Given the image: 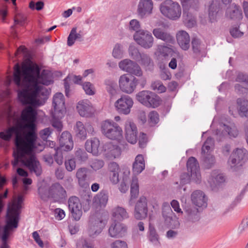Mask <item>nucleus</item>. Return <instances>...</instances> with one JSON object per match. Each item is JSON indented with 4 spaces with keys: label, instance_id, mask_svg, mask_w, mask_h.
<instances>
[{
    "label": "nucleus",
    "instance_id": "nucleus-1",
    "mask_svg": "<svg viewBox=\"0 0 248 248\" xmlns=\"http://www.w3.org/2000/svg\"><path fill=\"white\" fill-rule=\"evenodd\" d=\"M40 68L37 64L24 65L22 68L18 64L15 66L14 81L18 87L24 86L26 84H32L31 91L27 90L18 92V98L24 105L39 106V101L37 98L39 96L43 86L39 85L38 77Z\"/></svg>",
    "mask_w": 248,
    "mask_h": 248
},
{
    "label": "nucleus",
    "instance_id": "nucleus-2",
    "mask_svg": "<svg viewBox=\"0 0 248 248\" xmlns=\"http://www.w3.org/2000/svg\"><path fill=\"white\" fill-rule=\"evenodd\" d=\"M26 140V143L16 146V151L13 152L14 161L12 162V165L15 167L21 162L31 171L39 176L42 172L41 167L33 153V150L36 148L35 141Z\"/></svg>",
    "mask_w": 248,
    "mask_h": 248
},
{
    "label": "nucleus",
    "instance_id": "nucleus-3",
    "mask_svg": "<svg viewBox=\"0 0 248 248\" xmlns=\"http://www.w3.org/2000/svg\"><path fill=\"white\" fill-rule=\"evenodd\" d=\"M37 113L35 109L31 106L25 108L21 112V119L26 123L25 128L27 129L25 134L26 140L36 141L37 135L35 132Z\"/></svg>",
    "mask_w": 248,
    "mask_h": 248
},
{
    "label": "nucleus",
    "instance_id": "nucleus-4",
    "mask_svg": "<svg viewBox=\"0 0 248 248\" xmlns=\"http://www.w3.org/2000/svg\"><path fill=\"white\" fill-rule=\"evenodd\" d=\"M186 167L188 172H184L180 175V184H188L191 179L196 183H200L201 181V175L199 164L197 159L194 157H189L187 161Z\"/></svg>",
    "mask_w": 248,
    "mask_h": 248
},
{
    "label": "nucleus",
    "instance_id": "nucleus-5",
    "mask_svg": "<svg viewBox=\"0 0 248 248\" xmlns=\"http://www.w3.org/2000/svg\"><path fill=\"white\" fill-rule=\"evenodd\" d=\"M161 13L165 17L173 20L178 19L182 14L179 4L172 0H165L159 6Z\"/></svg>",
    "mask_w": 248,
    "mask_h": 248
},
{
    "label": "nucleus",
    "instance_id": "nucleus-6",
    "mask_svg": "<svg viewBox=\"0 0 248 248\" xmlns=\"http://www.w3.org/2000/svg\"><path fill=\"white\" fill-rule=\"evenodd\" d=\"M23 127L21 125L16 124L11 126L3 131L0 132V138L5 141H10L13 135H15V144L16 146L26 143L25 135L24 138L21 136Z\"/></svg>",
    "mask_w": 248,
    "mask_h": 248
},
{
    "label": "nucleus",
    "instance_id": "nucleus-7",
    "mask_svg": "<svg viewBox=\"0 0 248 248\" xmlns=\"http://www.w3.org/2000/svg\"><path fill=\"white\" fill-rule=\"evenodd\" d=\"M101 129L103 134L112 140H120L123 137V130L113 121L107 120L102 122Z\"/></svg>",
    "mask_w": 248,
    "mask_h": 248
},
{
    "label": "nucleus",
    "instance_id": "nucleus-8",
    "mask_svg": "<svg viewBox=\"0 0 248 248\" xmlns=\"http://www.w3.org/2000/svg\"><path fill=\"white\" fill-rule=\"evenodd\" d=\"M19 214L15 207L8 209L6 215V225L3 228L1 239L3 242H6L10 235V230L18 227Z\"/></svg>",
    "mask_w": 248,
    "mask_h": 248
},
{
    "label": "nucleus",
    "instance_id": "nucleus-9",
    "mask_svg": "<svg viewBox=\"0 0 248 248\" xmlns=\"http://www.w3.org/2000/svg\"><path fill=\"white\" fill-rule=\"evenodd\" d=\"M136 98L138 101L148 108H156L161 102L157 95L148 91L140 92L137 94Z\"/></svg>",
    "mask_w": 248,
    "mask_h": 248
},
{
    "label": "nucleus",
    "instance_id": "nucleus-10",
    "mask_svg": "<svg viewBox=\"0 0 248 248\" xmlns=\"http://www.w3.org/2000/svg\"><path fill=\"white\" fill-rule=\"evenodd\" d=\"M139 80L134 76L125 74L120 76L119 85L120 89L127 93H132L138 84Z\"/></svg>",
    "mask_w": 248,
    "mask_h": 248
},
{
    "label": "nucleus",
    "instance_id": "nucleus-11",
    "mask_svg": "<svg viewBox=\"0 0 248 248\" xmlns=\"http://www.w3.org/2000/svg\"><path fill=\"white\" fill-rule=\"evenodd\" d=\"M133 38L135 41L145 49L151 48L154 44V39L152 33L147 30H141L134 33Z\"/></svg>",
    "mask_w": 248,
    "mask_h": 248
},
{
    "label": "nucleus",
    "instance_id": "nucleus-12",
    "mask_svg": "<svg viewBox=\"0 0 248 248\" xmlns=\"http://www.w3.org/2000/svg\"><path fill=\"white\" fill-rule=\"evenodd\" d=\"M53 116L55 118H62L66 112L64 97L61 93L55 94L53 98Z\"/></svg>",
    "mask_w": 248,
    "mask_h": 248
},
{
    "label": "nucleus",
    "instance_id": "nucleus-13",
    "mask_svg": "<svg viewBox=\"0 0 248 248\" xmlns=\"http://www.w3.org/2000/svg\"><path fill=\"white\" fill-rule=\"evenodd\" d=\"M248 152L245 149H237L230 157L228 163L231 168L243 166L248 159Z\"/></svg>",
    "mask_w": 248,
    "mask_h": 248
},
{
    "label": "nucleus",
    "instance_id": "nucleus-14",
    "mask_svg": "<svg viewBox=\"0 0 248 248\" xmlns=\"http://www.w3.org/2000/svg\"><path fill=\"white\" fill-rule=\"evenodd\" d=\"M105 226L101 218L92 217L89 221L87 232L90 237L94 238L100 234Z\"/></svg>",
    "mask_w": 248,
    "mask_h": 248
},
{
    "label": "nucleus",
    "instance_id": "nucleus-15",
    "mask_svg": "<svg viewBox=\"0 0 248 248\" xmlns=\"http://www.w3.org/2000/svg\"><path fill=\"white\" fill-rule=\"evenodd\" d=\"M119 66L121 70L130 73V75L138 77L142 75V71L139 64L129 59H124L120 62Z\"/></svg>",
    "mask_w": 248,
    "mask_h": 248
},
{
    "label": "nucleus",
    "instance_id": "nucleus-16",
    "mask_svg": "<svg viewBox=\"0 0 248 248\" xmlns=\"http://www.w3.org/2000/svg\"><path fill=\"white\" fill-rule=\"evenodd\" d=\"M182 6L184 8L183 17L184 21L187 24L188 26H193L195 22L192 17V15L189 13L187 10L190 8L197 9L198 8L199 2L197 0H189L183 1Z\"/></svg>",
    "mask_w": 248,
    "mask_h": 248
},
{
    "label": "nucleus",
    "instance_id": "nucleus-17",
    "mask_svg": "<svg viewBox=\"0 0 248 248\" xmlns=\"http://www.w3.org/2000/svg\"><path fill=\"white\" fill-rule=\"evenodd\" d=\"M133 105L132 99L127 95L122 96L115 103V107L119 113L125 115L130 113V109Z\"/></svg>",
    "mask_w": 248,
    "mask_h": 248
},
{
    "label": "nucleus",
    "instance_id": "nucleus-18",
    "mask_svg": "<svg viewBox=\"0 0 248 248\" xmlns=\"http://www.w3.org/2000/svg\"><path fill=\"white\" fill-rule=\"evenodd\" d=\"M68 207L72 217L76 220H79L82 215V206L78 198L72 196L69 199Z\"/></svg>",
    "mask_w": 248,
    "mask_h": 248
},
{
    "label": "nucleus",
    "instance_id": "nucleus-19",
    "mask_svg": "<svg viewBox=\"0 0 248 248\" xmlns=\"http://www.w3.org/2000/svg\"><path fill=\"white\" fill-rule=\"evenodd\" d=\"M147 215V200L144 196H142L140 197L135 205L134 217L137 219L142 220L145 218Z\"/></svg>",
    "mask_w": 248,
    "mask_h": 248
},
{
    "label": "nucleus",
    "instance_id": "nucleus-20",
    "mask_svg": "<svg viewBox=\"0 0 248 248\" xmlns=\"http://www.w3.org/2000/svg\"><path fill=\"white\" fill-rule=\"evenodd\" d=\"M154 3L152 0H140L137 12L141 18L150 16L153 13Z\"/></svg>",
    "mask_w": 248,
    "mask_h": 248
},
{
    "label": "nucleus",
    "instance_id": "nucleus-21",
    "mask_svg": "<svg viewBox=\"0 0 248 248\" xmlns=\"http://www.w3.org/2000/svg\"><path fill=\"white\" fill-rule=\"evenodd\" d=\"M48 194L57 201L64 199L67 196L65 190L59 183H55L50 186Z\"/></svg>",
    "mask_w": 248,
    "mask_h": 248
},
{
    "label": "nucleus",
    "instance_id": "nucleus-22",
    "mask_svg": "<svg viewBox=\"0 0 248 248\" xmlns=\"http://www.w3.org/2000/svg\"><path fill=\"white\" fill-rule=\"evenodd\" d=\"M125 138L127 141L131 144H135L137 141V128L132 122L127 121L125 125Z\"/></svg>",
    "mask_w": 248,
    "mask_h": 248
},
{
    "label": "nucleus",
    "instance_id": "nucleus-23",
    "mask_svg": "<svg viewBox=\"0 0 248 248\" xmlns=\"http://www.w3.org/2000/svg\"><path fill=\"white\" fill-rule=\"evenodd\" d=\"M103 155L108 159H112L119 156L121 154L120 148L111 142L106 143L103 146Z\"/></svg>",
    "mask_w": 248,
    "mask_h": 248
},
{
    "label": "nucleus",
    "instance_id": "nucleus-24",
    "mask_svg": "<svg viewBox=\"0 0 248 248\" xmlns=\"http://www.w3.org/2000/svg\"><path fill=\"white\" fill-rule=\"evenodd\" d=\"M76 136L81 140H85L87 137V131L88 133H92L93 132V126L88 124L85 126L80 121H78L74 127Z\"/></svg>",
    "mask_w": 248,
    "mask_h": 248
},
{
    "label": "nucleus",
    "instance_id": "nucleus-25",
    "mask_svg": "<svg viewBox=\"0 0 248 248\" xmlns=\"http://www.w3.org/2000/svg\"><path fill=\"white\" fill-rule=\"evenodd\" d=\"M77 108L79 115L82 117L91 116L94 111L92 104L88 100L79 101L77 105Z\"/></svg>",
    "mask_w": 248,
    "mask_h": 248
},
{
    "label": "nucleus",
    "instance_id": "nucleus-26",
    "mask_svg": "<svg viewBox=\"0 0 248 248\" xmlns=\"http://www.w3.org/2000/svg\"><path fill=\"white\" fill-rule=\"evenodd\" d=\"M126 231V228L123 224L114 221L108 229L109 234L111 237H121L124 235Z\"/></svg>",
    "mask_w": 248,
    "mask_h": 248
},
{
    "label": "nucleus",
    "instance_id": "nucleus-27",
    "mask_svg": "<svg viewBox=\"0 0 248 248\" xmlns=\"http://www.w3.org/2000/svg\"><path fill=\"white\" fill-rule=\"evenodd\" d=\"M191 200L193 204L199 207H206L207 206V199L201 190H197L193 192Z\"/></svg>",
    "mask_w": 248,
    "mask_h": 248
},
{
    "label": "nucleus",
    "instance_id": "nucleus-28",
    "mask_svg": "<svg viewBox=\"0 0 248 248\" xmlns=\"http://www.w3.org/2000/svg\"><path fill=\"white\" fill-rule=\"evenodd\" d=\"M60 145L62 150L65 151L71 150L74 146L72 137L71 134L68 131L62 133L59 138Z\"/></svg>",
    "mask_w": 248,
    "mask_h": 248
},
{
    "label": "nucleus",
    "instance_id": "nucleus-29",
    "mask_svg": "<svg viewBox=\"0 0 248 248\" xmlns=\"http://www.w3.org/2000/svg\"><path fill=\"white\" fill-rule=\"evenodd\" d=\"M223 128V131L220 133L218 129L217 130L216 134L221 136L222 135H228L230 138H236L238 134L239 131L236 126L234 124H231L230 125L222 124L221 125Z\"/></svg>",
    "mask_w": 248,
    "mask_h": 248
},
{
    "label": "nucleus",
    "instance_id": "nucleus-30",
    "mask_svg": "<svg viewBox=\"0 0 248 248\" xmlns=\"http://www.w3.org/2000/svg\"><path fill=\"white\" fill-rule=\"evenodd\" d=\"M108 193L102 190L95 196L93 200V205L96 208L105 207L108 202Z\"/></svg>",
    "mask_w": 248,
    "mask_h": 248
},
{
    "label": "nucleus",
    "instance_id": "nucleus-31",
    "mask_svg": "<svg viewBox=\"0 0 248 248\" xmlns=\"http://www.w3.org/2000/svg\"><path fill=\"white\" fill-rule=\"evenodd\" d=\"M153 34L158 39L166 43H171L174 41V38L170 33L161 28H156L153 30Z\"/></svg>",
    "mask_w": 248,
    "mask_h": 248
},
{
    "label": "nucleus",
    "instance_id": "nucleus-32",
    "mask_svg": "<svg viewBox=\"0 0 248 248\" xmlns=\"http://www.w3.org/2000/svg\"><path fill=\"white\" fill-rule=\"evenodd\" d=\"M178 44L183 50H187L190 46L189 34L184 31H179L176 34Z\"/></svg>",
    "mask_w": 248,
    "mask_h": 248
},
{
    "label": "nucleus",
    "instance_id": "nucleus-33",
    "mask_svg": "<svg viewBox=\"0 0 248 248\" xmlns=\"http://www.w3.org/2000/svg\"><path fill=\"white\" fill-rule=\"evenodd\" d=\"M184 211L189 221L195 222L200 219L199 210L197 208L191 205H187L185 206Z\"/></svg>",
    "mask_w": 248,
    "mask_h": 248
},
{
    "label": "nucleus",
    "instance_id": "nucleus-34",
    "mask_svg": "<svg viewBox=\"0 0 248 248\" xmlns=\"http://www.w3.org/2000/svg\"><path fill=\"white\" fill-rule=\"evenodd\" d=\"M226 16L231 19L239 20L242 18L241 9L239 6L233 4L227 8Z\"/></svg>",
    "mask_w": 248,
    "mask_h": 248
},
{
    "label": "nucleus",
    "instance_id": "nucleus-35",
    "mask_svg": "<svg viewBox=\"0 0 248 248\" xmlns=\"http://www.w3.org/2000/svg\"><path fill=\"white\" fill-rule=\"evenodd\" d=\"M100 141L97 138H93L91 140H87L85 144L86 151L91 153L93 155H97L99 153V147Z\"/></svg>",
    "mask_w": 248,
    "mask_h": 248
},
{
    "label": "nucleus",
    "instance_id": "nucleus-36",
    "mask_svg": "<svg viewBox=\"0 0 248 248\" xmlns=\"http://www.w3.org/2000/svg\"><path fill=\"white\" fill-rule=\"evenodd\" d=\"M137 62L146 70H151L154 67V62L150 56L146 53H141Z\"/></svg>",
    "mask_w": 248,
    "mask_h": 248
},
{
    "label": "nucleus",
    "instance_id": "nucleus-37",
    "mask_svg": "<svg viewBox=\"0 0 248 248\" xmlns=\"http://www.w3.org/2000/svg\"><path fill=\"white\" fill-rule=\"evenodd\" d=\"M145 169V163L143 156L141 155H138L133 164V171L135 174L140 173Z\"/></svg>",
    "mask_w": 248,
    "mask_h": 248
},
{
    "label": "nucleus",
    "instance_id": "nucleus-38",
    "mask_svg": "<svg viewBox=\"0 0 248 248\" xmlns=\"http://www.w3.org/2000/svg\"><path fill=\"white\" fill-rule=\"evenodd\" d=\"M76 40L79 41L83 40L81 31L78 33L77 32V28L74 27L72 29L67 38V45L69 46H73Z\"/></svg>",
    "mask_w": 248,
    "mask_h": 248
},
{
    "label": "nucleus",
    "instance_id": "nucleus-39",
    "mask_svg": "<svg viewBox=\"0 0 248 248\" xmlns=\"http://www.w3.org/2000/svg\"><path fill=\"white\" fill-rule=\"evenodd\" d=\"M128 217V213L123 207H117L113 210L112 219L114 221L119 222V221L127 218Z\"/></svg>",
    "mask_w": 248,
    "mask_h": 248
},
{
    "label": "nucleus",
    "instance_id": "nucleus-40",
    "mask_svg": "<svg viewBox=\"0 0 248 248\" xmlns=\"http://www.w3.org/2000/svg\"><path fill=\"white\" fill-rule=\"evenodd\" d=\"M225 177L222 174L218 173L217 170H215L212 171L208 182L211 186L213 185L217 186L225 182Z\"/></svg>",
    "mask_w": 248,
    "mask_h": 248
},
{
    "label": "nucleus",
    "instance_id": "nucleus-41",
    "mask_svg": "<svg viewBox=\"0 0 248 248\" xmlns=\"http://www.w3.org/2000/svg\"><path fill=\"white\" fill-rule=\"evenodd\" d=\"M148 238L154 245L156 246L160 245L159 236L155 228L151 225H149Z\"/></svg>",
    "mask_w": 248,
    "mask_h": 248
},
{
    "label": "nucleus",
    "instance_id": "nucleus-42",
    "mask_svg": "<svg viewBox=\"0 0 248 248\" xmlns=\"http://www.w3.org/2000/svg\"><path fill=\"white\" fill-rule=\"evenodd\" d=\"M130 193L131 199L137 198L139 193L138 179L136 176L132 177L131 184Z\"/></svg>",
    "mask_w": 248,
    "mask_h": 248
},
{
    "label": "nucleus",
    "instance_id": "nucleus-43",
    "mask_svg": "<svg viewBox=\"0 0 248 248\" xmlns=\"http://www.w3.org/2000/svg\"><path fill=\"white\" fill-rule=\"evenodd\" d=\"M173 212L170 204L164 202L162 204V215L166 220L170 221L172 219Z\"/></svg>",
    "mask_w": 248,
    "mask_h": 248
},
{
    "label": "nucleus",
    "instance_id": "nucleus-44",
    "mask_svg": "<svg viewBox=\"0 0 248 248\" xmlns=\"http://www.w3.org/2000/svg\"><path fill=\"white\" fill-rule=\"evenodd\" d=\"M237 104L239 105V113L243 116L248 115V101L239 98L237 100Z\"/></svg>",
    "mask_w": 248,
    "mask_h": 248
},
{
    "label": "nucleus",
    "instance_id": "nucleus-45",
    "mask_svg": "<svg viewBox=\"0 0 248 248\" xmlns=\"http://www.w3.org/2000/svg\"><path fill=\"white\" fill-rule=\"evenodd\" d=\"M38 82L42 84L45 85H49L52 83L49 73L43 71L41 74L39 75L38 77Z\"/></svg>",
    "mask_w": 248,
    "mask_h": 248
},
{
    "label": "nucleus",
    "instance_id": "nucleus-46",
    "mask_svg": "<svg viewBox=\"0 0 248 248\" xmlns=\"http://www.w3.org/2000/svg\"><path fill=\"white\" fill-rule=\"evenodd\" d=\"M105 84L106 85V90L107 92L111 95H114L116 94L117 89V84L110 80H107L105 81Z\"/></svg>",
    "mask_w": 248,
    "mask_h": 248
},
{
    "label": "nucleus",
    "instance_id": "nucleus-47",
    "mask_svg": "<svg viewBox=\"0 0 248 248\" xmlns=\"http://www.w3.org/2000/svg\"><path fill=\"white\" fill-rule=\"evenodd\" d=\"M75 159L80 163L84 162L88 159L87 154L84 150L78 149L75 153Z\"/></svg>",
    "mask_w": 248,
    "mask_h": 248
},
{
    "label": "nucleus",
    "instance_id": "nucleus-48",
    "mask_svg": "<svg viewBox=\"0 0 248 248\" xmlns=\"http://www.w3.org/2000/svg\"><path fill=\"white\" fill-rule=\"evenodd\" d=\"M130 56L136 61H138L141 53L139 52V49L134 46L130 45L128 49Z\"/></svg>",
    "mask_w": 248,
    "mask_h": 248
},
{
    "label": "nucleus",
    "instance_id": "nucleus-49",
    "mask_svg": "<svg viewBox=\"0 0 248 248\" xmlns=\"http://www.w3.org/2000/svg\"><path fill=\"white\" fill-rule=\"evenodd\" d=\"M152 89L159 93H162L166 92V88L161 81L157 80L154 81L151 85Z\"/></svg>",
    "mask_w": 248,
    "mask_h": 248
},
{
    "label": "nucleus",
    "instance_id": "nucleus-50",
    "mask_svg": "<svg viewBox=\"0 0 248 248\" xmlns=\"http://www.w3.org/2000/svg\"><path fill=\"white\" fill-rule=\"evenodd\" d=\"M158 51L161 55L165 57L171 54L173 50L170 45L169 46L160 45L158 47Z\"/></svg>",
    "mask_w": 248,
    "mask_h": 248
},
{
    "label": "nucleus",
    "instance_id": "nucleus-51",
    "mask_svg": "<svg viewBox=\"0 0 248 248\" xmlns=\"http://www.w3.org/2000/svg\"><path fill=\"white\" fill-rule=\"evenodd\" d=\"M140 28V24L137 19H134L130 21L128 29L131 32L135 31V33H136L141 30Z\"/></svg>",
    "mask_w": 248,
    "mask_h": 248
},
{
    "label": "nucleus",
    "instance_id": "nucleus-52",
    "mask_svg": "<svg viewBox=\"0 0 248 248\" xmlns=\"http://www.w3.org/2000/svg\"><path fill=\"white\" fill-rule=\"evenodd\" d=\"M204 155L203 163L207 169H210L214 164L215 158L212 155L210 154Z\"/></svg>",
    "mask_w": 248,
    "mask_h": 248
},
{
    "label": "nucleus",
    "instance_id": "nucleus-53",
    "mask_svg": "<svg viewBox=\"0 0 248 248\" xmlns=\"http://www.w3.org/2000/svg\"><path fill=\"white\" fill-rule=\"evenodd\" d=\"M213 145L214 140L211 137H208L204 142L203 145H202V153L204 154H205V153H207L210 150L211 147Z\"/></svg>",
    "mask_w": 248,
    "mask_h": 248
},
{
    "label": "nucleus",
    "instance_id": "nucleus-54",
    "mask_svg": "<svg viewBox=\"0 0 248 248\" xmlns=\"http://www.w3.org/2000/svg\"><path fill=\"white\" fill-rule=\"evenodd\" d=\"M191 44L193 52L199 54L201 51V40L196 37H194L192 39Z\"/></svg>",
    "mask_w": 248,
    "mask_h": 248
},
{
    "label": "nucleus",
    "instance_id": "nucleus-55",
    "mask_svg": "<svg viewBox=\"0 0 248 248\" xmlns=\"http://www.w3.org/2000/svg\"><path fill=\"white\" fill-rule=\"evenodd\" d=\"M82 88L87 94L92 95L95 93L94 86L90 82H84L82 84Z\"/></svg>",
    "mask_w": 248,
    "mask_h": 248
},
{
    "label": "nucleus",
    "instance_id": "nucleus-56",
    "mask_svg": "<svg viewBox=\"0 0 248 248\" xmlns=\"http://www.w3.org/2000/svg\"><path fill=\"white\" fill-rule=\"evenodd\" d=\"M55 153L54 154V157L55 162L59 165H61L63 162V157L62 151L60 149L55 148L54 149Z\"/></svg>",
    "mask_w": 248,
    "mask_h": 248
},
{
    "label": "nucleus",
    "instance_id": "nucleus-57",
    "mask_svg": "<svg viewBox=\"0 0 248 248\" xmlns=\"http://www.w3.org/2000/svg\"><path fill=\"white\" fill-rule=\"evenodd\" d=\"M148 117L149 118V122L151 125H154L158 123L159 117L158 113L156 111H151L148 115Z\"/></svg>",
    "mask_w": 248,
    "mask_h": 248
},
{
    "label": "nucleus",
    "instance_id": "nucleus-58",
    "mask_svg": "<svg viewBox=\"0 0 248 248\" xmlns=\"http://www.w3.org/2000/svg\"><path fill=\"white\" fill-rule=\"evenodd\" d=\"M52 120L51 122V124L53 127L55 128L58 131H61L62 129V122L60 121V120L62 118H55L53 116V113H52Z\"/></svg>",
    "mask_w": 248,
    "mask_h": 248
},
{
    "label": "nucleus",
    "instance_id": "nucleus-59",
    "mask_svg": "<svg viewBox=\"0 0 248 248\" xmlns=\"http://www.w3.org/2000/svg\"><path fill=\"white\" fill-rule=\"evenodd\" d=\"M235 81L242 83H244L245 85H247L248 84V75L246 74L239 72L238 73Z\"/></svg>",
    "mask_w": 248,
    "mask_h": 248
},
{
    "label": "nucleus",
    "instance_id": "nucleus-60",
    "mask_svg": "<svg viewBox=\"0 0 248 248\" xmlns=\"http://www.w3.org/2000/svg\"><path fill=\"white\" fill-rule=\"evenodd\" d=\"M123 52L121 49V45L117 44L115 45L112 52L113 56L117 59H121L123 57Z\"/></svg>",
    "mask_w": 248,
    "mask_h": 248
},
{
    "label": "nucleus",
    "instance_id": "nucleus-61",
    "mask_svg": "<svg viewBox=\"0 0 248 248\" xmlns=\"http://www.w3.org/2000/svg\"><path fill=\"white\" fill-rule=\"evenodd\" d=\"M217 13V8L214 3H211L209 7V17L210 20L215 19ZM212 22V21H211Z\"/></svg>",
    "mask_w": 248,
    "mask_h": 248
},
{
    "label": "nucleus",
    "instance_id": "nucleus-62",
    "mask_svg": "<svg viewBox=\"0 0 248 248\" xmlns=\"http://www.w3.org/2000/svg\"><path fill=\"white\" fill-rule=\"evenodd\" d=\"M235 92L238 94H247L248 93V88L247 85L242 86L240 83L236 84L234 86Z\"/></svg>",
    "mask_w": 248,
    "mask_h": 248
},
{
    "label": "nucleus",
    "instance_id": "nucleus-63",
    "mask_svg": "<svg viewBox=\"0 0 248 248\" xmlns=\"http://www.w3.org/2000/svg\"><path fill=\"white\" fill-rule=\"evenodd\" d=\"M44 3L42 1H38L35 3L33 1H31L29 3V7L32 10H36L40 11L44 8Z\"/></svg>",
    "mask_w": 248,
    "mask_h": 248
},
{
    "label": "nucleus",
    "instance_id": "nucleus-64",
    "mask_svg": "<svg viewBox=\"0 0 248 248\" xmlns=\"http://www.w3.org/2000/svg\"><path fill=\"white\" fill-rule=\"evenodd\" d=\"M111 248H128V247L125 241L117 240L111 243Z\"/></svg>",
    "mask_w": 248,
    "mask_h": 248
}]
</instances>
